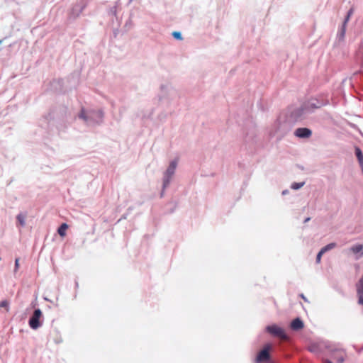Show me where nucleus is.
Wrapping results in <instances>:
<instances>
[{
    "label": "nucleus",
    "mask_w": 363,
    "mask_h": 363,
    "mask_svg": "<svg viewBox=\"0 0 363 363\" xmlns=\"http://www.w3.org/2000/svg\"><path fill=\"white\" fill-rule=\"evenodd\" d=\"M42 315L41 311L38 308L34 311L32 317L29 320V325L33 329H37L40 326L39 319Z\"/></svg>",
    "instance_id": "4"
},
{
    "label": "nucleus",
    "mask_w": 363,
    "mask_h": 363,
    "mask_svg": "<svg viewBox=\"0 0 363 363\" xmlns=\"http://www.w3.org/2000/svg\"><path fill=\"white\" fill-rule=\"evenodd\" d=\"M308 350L310 352L315 354L322 355V357H323L324 354H329L331 352H335L337 354V362H340L342 360V350L337 348L333 345H328L324 342L311 343L308 346Z\"/></svg>",
    "instance_id": "1"
},
{
    "label": "nucleus",
    "mask_w": 363,
    "mask_h": 363,
    "mask_svg": "<svg viewBox=\"0 0 363 363\" xmlns=\"http://www.w3.org/2000/svg\"><path fill=\"white\" fill-rule=\"evenodd\" d=\"M359 303L363 305V296L359 298Z\"/></svg>",
    "instance_id": "21"
},
{
    "label": "nucleus",
    "mask_w": 363,
    "mask_h": 363,
    "mask_svg": "<svg viewBox=\"0 0 363 363\" xmlns=\"http://www.w3.org/2000/svg\"><path fill=\"white\" fill-rule=\"evenodd\" d=\"M304 185V182H294L291 184V189L297 190L300 188H301Z\"/></svg>",
    "instance_id": "15"
},
{
    "label": "nucleus",
    "mask_w": 363,
    "mask_h": 363,
    "mask_svg": "<svg viewBox=\"0 0 363 363\" xmlns=\"http://www.w3.org/2000/svg\"><path fill=\"white\" fill-rule=\"evenodd\" d=\"M271 349L270 345H267L264 346L263 350H262L256 357L257 363H262L268 361L270 358L269 350Z\"/></svg>",
    "instance_id": "3"
},
{
    "label": "nucleus",
    "mask_w": 363,
    "mask_h": 363,
    "mask_svg": "<svg viewBox=\"0 0 363 363\" xmlns=\"http://www.w3.org/2000/svg\"><path fill=\"white\" fill-rule=\"evenodd\" d=\"M336 244L335 243H330L327 245H325V247H323L321 250L325 252H326L327 251L330 250H332L335 247Z\"/></svg>",
    "instance_id": "13"
},
{
    "label": "nucleus",
    "mask_w": 363,
    "mask_h": 363,
    "mask_svg": "<svg viewBox=\"0 0 363 363\" xmlns=\"http://www.w3.org/2000/svg\"><path fill=\"white\" fill-rule=\"evenodd\" d=\"M343 356H345V352H343ZM344 360V357H342V360L340 362H337V354L335 352H331L329 354H324L322 357L323 363H342Z\"/></svg>",
    "instance_id": "7"
},
{
    "label": "nucleus",
    "mask_w": 363,
    "mask_h": 363,
    "mask_svg": "<svg viewBox=\"0 0 363 363\" xmlns=\"http://www.w3.org/2000/svg\"><path fill=\"white\" fill-rule=\"evenodd\" d=\"M79 118L84 119V121H86V113H85V111L84 109H82L79 113Z\"/></svg>",
    "instance_id": "18"
},
{
    "label": "nucleus",
    "mask_w": 363,
    "mask_h": 363,
    "mask_svg": "<svg viewBox=\"0 0 363 363\" xmlns=\"http://www.w3.org/2000/svg\"><path fill=\"white\" fill-rule=\"evenodd\" d=\"M353 13V9H350L347 13V15L345 19V21L343 23V30H345V25L347 24V23L348 22V21L350 20V16L352 15Z\"/></svg>",
    "instance_id": "12"
},
{
    "label": "nucleus",
    "mask_w": 363,
    "mask_h": 363,
    "mask_svg": "<svg viewBox=\"0 0 363 363\" xmlns=\"http://www.w3.org/2000/svg\"><path fill=\"white\" fill-rule=\"evenodd\" d=\"M267 330L270 334L273 335L274 336L278 337L281 340H287V338H288L284 329H282L281 328H280L276 325L267 326Z\"/></svg>",
    "instance_id": "2"
},
{
    "label": "nucleus",
    "mask_w": 363,
    "mask_h": 363,
    "mask_svg": "<svg viewBox=\"0 0 363 363\" xmlns=\"http://www.w3.org/2000/svg\"><path fill=\"white\" fill-rule=\"evenodd\" d=\"M309 220H310V218H306V220H305V221L306 222V221H308Z\"/></svg>",
    "instance_id": "22"
},
{
    "label": "nucleus",
    "mask_w": 363,
    "mask_h": 363,
    "mask_svg": "<svg viewBox=\"0 0 363 363\" xmlns=\"http://www.w3.org/2000/svg\"><path fill=\"white\" fill-rule=\"evenodd\" d=\"M0 307L8 308L9 307V302L7 301H2L0 303Z\"/></svg>",
    "instance_id": "19"
},
{
    "label": "nucleus",
    "mask_w": 363,
    "mask_h": 363,
    "mask_svg": "<svg viewBox=\"0 0 363 363\" xmlns=\"http://www.w3.org/2000/svg\"><path fill=\"white\" fill-rule=\"evenodd\" d=\"M177 161H172L170 163L169 166L168 167V168L165 172V174H164V184H163L164 188L169 184V180H170L172 176L174 174L176 167H177Z\"/></svg>",
    "instance_id": "5"
},
{
    "label": "nucleus",
    "mask_w": 363,
    "mask_h": 363,
    "mask_svg": "<svg viewBox=\"0 0 363 363\" xmlns=\"http://www.w3.org/2000/svg\"><path fill=\"white\" fill-rule=\"evenodd\" d=\"M25 218L26 216L22 214H19L17 216V220L21 226L25 225Z\"/></svg>",
    "instance_id": "14"
},
{
    "label": "nucleus",
    "mask_w": 363,
    "mask_h": 363,
    "mask_svg": "<svg viewBox=\"0 0 363 363\" xmlns=\"http://www.w3.org/2000/svg\"><path fill=\"white\" fill-rule=\"evenodd\" d=\"M323 254H324V252L320 250V252L318 253L317 257H316V262L317 263H320V262L321 257H322V255Z\"/></svg>",
    "instance_id": "17"
},
{
    "label": "nucleus",
    "mask_w": 363,
    "mask_h": 363,
    "mask_svg": "<svg viewBox=\"0 0 363 363\" xmlns=\"http://www.w3.org/2000/svg\"><path fill=\"white\" fill-rule=\"evenodd\" d=\"M294 135L301 138H308L312 135V131L307 128H299L295 130Z\"/></svg>",
    "instance_id": "6"
},
{
    "label": "nucleus",
    "mask_w": 363,
    "mask_h": 363,
    "mask_svg": "<svg viewBox=\"0 0 363 363\" xmlns=\"http://www.w3.org/2000/svg\"><path fill=\"white\" fill-rule=\"evenodd\" d=\"M291 328L294 330H301L303 328V323L300 318H297L291 322Z\"/></svg>",
    "instance_id": "9"
},
{
    "label": "nucleus",
    "mask_w": 363,
    "mask_h": 363,
    "mask_svg": "<svg viewBox=\"0 0 363 363\" xmlns=\"http://www.w3.org/2000/svg\"><path fill=\"white\" fill-rule=\"evenodd\" d=\"M350 251L352 252L354 255H359L357 257V259L363 256V245H356L352 246L350 248Z\"/></svg>",
    "instance_id": "8"
},
{
    "label": "nucleus",
    "mask_w": 363,
    "mask_h": 363,
    "mask_svg": "<svg viewBox=\"0 0 363 363\" xmlns=\"http://www.w3.org/2000/svg\"><path fill=\"white\" fill-rule=\"evenodd\" d=\"M15 266H16V268L18 267V266H19V259H16Z\"/></svg>",
    "instance_id": "20"
},
{
    "label": "nucleus",
    "mask_w": 363,
    "mask_h": 363,
    "mask_svg": "<svg viewBox=\"0 0 363 363\" xmlns=\"http://www.w3.org/2000/svg\"><path fill=\"white\" fill-rule=\"evenodd\" d=\"M355 155L358 160V162L359 163V165L362 167V169L363 171V153L361 150V149L358 147H355Z\"/></svg>",
    "instance_id": "10"
},
{
    "label": "nucleus",
    "mask_w": 363,
    "mask_h": 363,
    "mask_svg": "<svg viewBox=\"0 0 363 363\" xmlns=\"http://www.w3.org/2000/svg\"><path fill=\"white\" fill-rule=\"evenodd\" d=\"M172 35L174 38L177 39V40H182V35L179 32H177V31H174L172 33Z\"/></svg>",
    "instance_id": "16"
},
{
    "label": "nucleus",
    "mask_w": 363,
    "mask_h": 363,
    "mask_svg": "<svg viewBox=\"0 0 363 363\" xmlns=\"http://www.w3.org/2000/svg\"><path fill=\"white\" fill-rule=\"evenodd\" d=\"M69 226L67 223H62L57 230L58 234L61 237H65L66 235V231L68 229Z\"/></svg>",
    "instance_id": "11"
}]
</instances>
